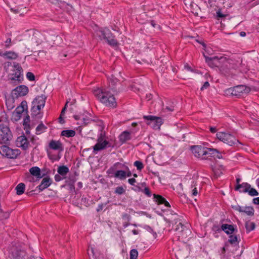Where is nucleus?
<instances>
[{
    "label": "nucleus",
    "mask_w": 259,
    "mask_h": 259,
    "mask_svg": "<svg viewBox=\"0 0 259 259\" xmlns=\"http://www.w3.org/2000/svg\"><path fill=\"white\" fill-rule=\"evenodd\" d=\"M221 228L222 230L224 231L225 232L228 234L233 233L234 231V228L231 225L223 224Z\"/></svg>",
    "instance_id": "26"
},
{
    "label": "nucleus",
    "mask_w": 259,
    "mask_h": 259,
    "mask_svg": "<svg viewBox=\"0 0 259 259\" xmlns=\"http://www.w3.org/2000/svg\"><path fill=\"white\" fill-rule=\"evenodd\" d=\"M16 145L23 150H27L29 145V142L24 135H22L17 138L16 141Z\"/></svg>",
    "instance_id": "15"
},
{
    "label": "nucleus",
    "mask_w": 259,
    "mask_h": 259,
    "mask_svg": "<svg viewBox=\"0 0 259 259\" xmlns=\"http://www.w3.org/2000/svg\"><path fill=\"white\" fill-rule=\"evenodd\" d=\"M125 192V190L121 186L116 187L115 189V193L118 195H121V194L124 193Z\"/></svg>",
    "instance_id": "37"
},
{
    "label": "nucleus",
    "mask_w": 259,
    "mask_h": 259,
    "mask_svg": "<svg viewBox=\"0 0 259 259\" xmlns=\"http://www.w3.org/2000/svg\"><path fill=\"white\" fill-rule=\"evenodd\" d=\"M165 221L169 223L174 224H175L174 230L177 232L179 238L181 239H185L188 237L191 234V231L185 225H184L180 222L179 215L177 214H174L172 215L171 218H165Z\"/></svg>",
    "instance_id": "2"
},
{
    "label": "nucleus",
    "mask_w": 259,
    "mask_h": 259,
    "mask_svg": "<svg viewBox=\"0 0 259 259\" xmlns=\"http://www.w3.org/2000/svg\"><path fill=\"white\" fill-rule=\"evenodd\" d=\"M205 58V61L208 64V65L211 67H213L214 66H217V62H214L210 57H206L204 56Z\"/></svg>",
    "instance_id": "34"
},
{
    "label": "nucleus",
    "mask_w": 259,
    "mask_h": 259,
    "mask_svg": "<svg viewBox=\"0 0 259 259\" xmlns=\"http://www.w3.org/2000/svg\"><path fill=\"white\" fill-rule=\"evenodd\" d=\"M29 259H43L42 258H41V257L40 256H37L36 257H34L33 256H32V257H30L29 258Z\"/></svg>",
    "instance_id": "63"
},
{
    "label": "nucleus",
    "mask_w": 259,
    "mask_h": 259,
    "mask_svg": "<svg viewBox=\"0 0 259 259\" xmlns=\"http://www.w3.org/2000/svg\"><path fill=\"white\" fill-rule=\"evenodd\" d=\"M94 94L99 101L106 106L114 108L117 103L114 96L105 89L94 90Z\"/></svg>",
    "instance_id": "3"
},
{
    "label": "nucleus",
    "mask_w": 259,
    "mask_h": 259,
    "mask_svg": "<svg viewBox=\"0 0 259 259\" xmlns=\"http://www.w3.org/2000/svg\"><path fill=\"white\" fill-rule=\"evenodd\" d=\"M30 173L35 177H36L37 178L40 179L42 178L45 174L41 175L40 173V169L37 166H33L30 168L29 169Z\"/></svg>",
    "instance_id": "23"
},
{
    "label": "nucleus",
    "mask_w": 259,
    "mask_h": 259,
    "mask_svg": "<svg viewBox=\"0 0 259 259\" xmlns=\"http://www.w3.org/2000/svg\"><path fill=\"white\" fill-rule=\"evenodd\" d=\"M0 153L3 156L14 159L17 158L21 152L18 149H13L7 146L3 145L0 147Z\"/></svg>",
    "instance_id": "8"
},
{
    "label": "nucleus",
    "mask_w": 259,
    "mask_h": 259,
    "mask_svg": "<svg viewBox=\"0 0 259 259\" xmlns=\"http://www.w3.org/2000/svg\"><path fill=\"white\" fill-rule=\"evenodd\" d=\"M11 65V62H6V63H5L4 64V68H8Z\"/></svg>",
    "instance_id": "57"
},
{
    "label": "nucleus",
    "mask_w": 259,
    "mask_h": 259,
    "mask_svg": "<svg viewBox=\"0 0 259 259\" xmlns=\"http://www.w3.org/2000/svg\"><path fill=\"white\" fill-rule=\"evenodd\" d=\"M250 188V185L247 183H243L241 184L236 185L235 190L240 192L246 193Z\"/></svg>",
    "instance_id": "21"
},
{
    "label": "nucleus",
    "mask_w": 259,
    "mask_h": 259,
    "mask_svg": "<svg viewBox=\"0 0 259 259\" xmlns=\"http://www.w3.org/2000/svg\"><path fill=\"white\" fill-rule=\"evenodd\" d=\"M52 182L51 179L49 177H45L40 185L37 187V188H38L40 191H42L49 187L52 184Z\"/></svg>",
    "instance_id": "18"
},
{
    "label": "nucleus",
    "mask_w": 259,
    "mask_h": 259,
    "mask_svg": "<svg viewBox=\"0 0 259 259\" xmlns=\"http://www.w3.org/2000/svg\"><path fill=\"white\" fill-rule=\"evenodd\" d=\"M128 182L131 185H134L136 181L135 178H131L128 180Z\"/></svg>",
    "instance_id": "51"
},
{
    "label": "nucleus",
    "mask_w": 259,
    "mask_h": 259,
    "mask_svg": "<svg viewBox=\"0 0 259 259\" xmlns=\"http://www.w3.org/2000/svg\"><path fill=\"white\" fill-rule=\"evenodd\" d=\"M20 107H23L24 110L25 111L27 108V103L26 101H23L21 103Z\"/></svg>",
    "instance_id": "52"
},
{
    "label": "nucleus",
    "mask_w": 259,
    "mask_h": 259,
    "mask_svg": "<svg viewBox=\"0 0 259 259\" xmlns=\"http://www.w3.org/2000/svg\"><path fill=\"white\" fill-rule=\"evenodd\" d=\"M3 56L7 59L15 60L18 58V55L13 51H7L3 54Z\"/></svg>",
    "instance_id": "24"
},
{
    "label": "nucleus",
    "mask_w": 259,
    "mask_h": 259,
    "mask_svg": "<svg viewBox=\"0 0 259 259\" xmlns=\"http://www.w3.org/2000/svg\"><path fill=\"white\" fill-rule=\"evenodd\" d=\"M10 217L9 212H3L2 210H1L0 218L3 219H7Z\"/></svg>",
    "instance_id": "42"
},
{
    "label": "nucleus",
    "mask_w": 259,
    "mask_h": 259,
    "mask_svg": "<svg viewBox=\"0 0 259 259\" xmlns=\"http://www.w3.org/2000/svg\"><path fill=\"white\" fill-rule=\"evenodd\" d=\"M240 35L241 36L244 37L246 35V33L244 31H241L240 32Z\"/></svg>",
    "instance_id": "64"
},
{
    "label": "nucleus",
    "mask_w": 259,
    "mask_h": 259,
    "mask_svg": "<svg viewBox=\"0 0 259 259\" xmlns=\"http://www.w3.org/2000/svg\"><path fill=\"white\" fill-rule=\"evenodd\" d=\"M112 145L106 140H103L102 134L98 138L97 144L93 147L94 152L97 153L98 151L105 149L107 147H111Z\"/></svg>",
    "instance_id": "12"
},
{
    "label": "nucleus",
    "mask_w": 259,
    "mask_h": 259,
    "mask_svg": "<svg viewBox=\"0 0 259 259\" xmlns=\"http://www.w3.org/2000/svg\"><path fill=\"white\" fill-rule=\"evenodd\" d=\"M96 35L101 40H105L110 46H116L117 41L114 38L111 31L107 28H100L96 31Z\"/></svg>",
    "instance_id": "4"
},
{
    "label": "nucleus",
    "mask_w": 259,
    "mask_h": 259,
    "mask_svg": "<svg viewBox=\"0 0 259 259\" xmlns=\"http://www.w3.org/2000/svg\"><path fill=\"white\" fill-rule=\"evenodd\" d=\"M134 165L135 166L138 170H141L143 168V164L140 161H136Z\"/></svg>",
    "instance_id": "38"
},
{
    "label": "nucleus",
    "mask_w": 259,
    "mask_h": 259,
    "mask_svg": "<svg viewBox=\"0 0 259 259\" xmlns=\"http://www.w3.org/2000/svg\"><path fill=\"white\" fill-rule=\"evenodd\" d=\"M209 86V83L208 81H206L203 84V86L201 88V90L202 91L204 89H207Z\"/></svg>",
    "instance_id": "50"
},
{
    "label": "nucleus",
    "mask_w": 259,
    "mask_h": 259,
    "mask_svg": "<svg viewBox=\"0 0 259 259\" xmlns=\"http://www.w3.org/2000/svg\"><path fill=\"white\" fill-rule=\"evenodd\" d=\"M217 16L219 18H223V17H225V15L223 14L221 11H218L217 12Z\"/></svg>",
    "instance_id": "54"
},
{
    "label": "nucleus",
    "mask_w": 259,
    "mask_h": 259,
    "mask_svg": "<svg viewBox=\"0 0 259 259\" xmlns=\"http://www.w3.org/2000/svg\"><path fill=\"white\" fill-rule=\"evenodd\" d=\"M151 25L154 28H157L158 29L160 28V26L159 25L157 24L154 20H151L150 22Z\"/></svg>",
    "instance_id": "47"
},
{
    "label": "nucleus",
    "mask_w": 259,
    "mask_h": 259,
    "mask_svg": "<svg viewBox=\"0 0 259 259\" xmlns=\"http://www.w3.org/2000/svg\"><path fill=\"white\" fill-rule=\"evenodd\" d=\"M109 88L113 92L116 91V85L119 83V80L112 75L111 77L109 79Z\"/></svg>",
    "instance_id": "22"
},
{
    "label": "nucleus",
    "mask_w": 259,
    "mask_h": 259,
    "mask_svg": "<svg viewBox=\"0 0 259 259\" xmlns=\"http://www.w3.org/2000/svg\"><path fill=\"white\" fill-rule=\"evenodd\" d=\"M217 138L224 143L231 146H238L241 143L232 135L225 132H219L216 135Z\"/></svg>",
    "instance_id": "7"
},
{
    "label": "nucleus",
    "mask_w": 259,
    "mask_h": 259,
    "mask_svg": "<svg viewBox=\"0 0 259 259\" xmlns=\"http://www.w3.org/2000/svg\"><path fill=\"white\" fill-rule=\"evenodd\" d=\"M253 203L255 204H259V197L255 198L253 199Z\"/></svg>",
    "instance_id": "56"
},
{
    "label": "nucleus",
    "mask_w": 259,
    "mask_h": 259,
    "mask_svg": "<svg viewBox=\"0 0 259 259\" xmlns=\"http://www.w3.org/2000/svg\"><path fill=\"white\" fill-rule=\"evenodd\" d=\"M13 70L14 73L12 74L13 76L11 79L13 80L20 81L22 79L23 69L18 63L15 62L14 63Z\"/></svg>",
    "instance_id": "14"
},
{
    "label": "nucleus",
    "mask_w": 259,
    "mask_h": 259,
    "mask_svg": "<svg viewBox=\"0 0 259 259\" xmlns=\"http://www.w3.org/2000/svg\"><path fill=\"white\" fill-rule=\"evenodd\" d=\"M153 199L154 201H155V202L157 203V204H163L166 207H170L169 202H167L166 199L161 195L154 194L153 195Z\"/></svg>",
    "instance_id": "19"
},
{
    "label": "nucleus",
    "mask_w": 259,
    "mask_h": 259,
    "mask_svg": "<svg viewBox=\"0 0 259 259\" xmlns=\"http://www.w3.org/2000/svg\"><path fill=\"white\" fill-rule=\"evenodd\" d=\"M153 96L151 94H149V95H147V100L150 101L152 99Z\"/></svg>",
    "instance_id": "58"
},
{
    "label": "nucleus",
    "mask_w": 259,
    "mask_h": 259,
    "mask_svg": "<svg viewBox=\"0 0 259 259\" xmlns=\"http://www.w3.org/2000/svg\"><path fill=\"white\" fill-rule=\"evenodd\" d=\"M212 60L214 62H217V63L218 64V63L219 62V60H222V59H224V58H223V57H221L220 58H219L217 56H214V57H210Z\"/></svg>",
    "instance_id": "48"
},
{
    "label": "nucleus",
    "mask_w": 259,
    "mask_h": 259,
    "mask_svg": "<svg viewBox=\"0 0 259 259\" xmlns=\"http://www.w3.org/2000/svg\"><path fill=\"white\" fill-rule=\"evenodd\" d=\"M232 208L235 210H237L240 212H242L243 206H241L239 205H235V206H232Z\"/></svg>",
    "instance_id": "44"
},
{
    "label": "nucleus",
    "mask_w": 259,
    "mask_h": 259,
    "mask_svg": "<svg viewBox=\"0 0 259 259\" xmlns=\"http://www.w3.org/2000/svg\"><path fill=\"white\" fill-rule=\"evenodd\" d=\"M77 186L79 188H81L82 187V183L81 182H78Z\"/></svg>",
    "instance_id": "62"
},
{
    "label": "nucleus",
    "mask_w": 259,
    "mask_h": 259,
    "mask_svg": "<svg viewBox=\"0 0 259 259\" xmlns=\"http://www.w3.org/2000/svg\"><path fill=\"white\" fill-rule=\"evenodd\" d=\"M69 170L68 167L65 165L60 166L58 167L57 171L58 174L62 176H65L69 172Z\"/></svg>",
    "instance_id": "27"
},
{
    "label": "nucleus",
    "mask_w": 259,
    "mask_h": 259,
    "mask_svg": "<svg viewBox=\"0 0 259 259\" xmlns=\"http://www.w3.org/2000/svg\"><path fill=\"white\" fill-rule=\"evenodd\" d=\"M229 242L232 244L236 243L237 242V236L232 235H230L229 236Z\"/></svg>",
    "instance_id": "41"
},
{
    "label": "nucleus",
    "mask_w": 259,
    "mask_h": 259,
    "mask_svg": "<svg viewBox=\"0 0 259 259\" xmlns=\"http://www.w3.org/2000/svg\"><path fill=\"white\" fill-rule=\"evenodd\" d=\"M67 103H66L64 107L62 109V111H61V115H63L65 112V109H66V106H67Z\"/></svg>",
    "instance_id": "60"
},
{
    "label": "nucleus",
    "mask_w": 259,
    "mask_h": 259,
    "mask_svg": "<svg viewBox=\"0 0 259 259\" xmlns=\"http://www.w3.org/2000/svg\"><path fill=\"white\" fill-rule=\"evenodd\" d=\"M220 71L227 76H232L236 73L235 67L228 61H226L224 65L221 67Z\"/></svg>",
    "instance_id": "13"
},
{
    "label": "nucleus",
    "mask_w": 259,
    "mask_h": 259,
    "mask_svg": "<svg viewBox=\"0 0 259 259\" xmlns=\"http://www.w3.org/2000/svg\"><path fill=\"white\" fill-rule=\"evenodd\" d=\"M81 118H82L81 120H82L83 123H80V124H87L88 123H89L90 119L85 118V117H84V116L83 115H82Z\"/></svg>",
    "instance_id": "46"
},
{
    "label": "nucleus",
    "mask_w": 259,
    "mask_h": 259,
    "mask_svg": "<svg viewBox=\"0 0 259 259\" xmlns=\"http://www.w3.org/2000/svg\"><path fill=\"white\" fill-rule=\"evenodd\" d=\"M13 138V136L8 126V122L7 121L2 122L0 120V143H7Z\"/></svg>",
    "instance_id": "6"
},
{
    "label": "nucleus",
    "mask_w": 259,
    "mask_h": 259,
    "mask_svg": "<svg viewBox=\"0 0 259 259\" xmlns=\"http://www.w3.org/2000/svg\"><path fill=\"white\" fill-rule=\"evenodd\" d=\"M162 123V119L160 117L152 115L147 116V124L153 129L159 130Z\"/></svg>",
    "instance_id": "11"
},
{
    "label": "nucleus",
    "mask_w": 259,
    "mask_h": 259,
    "mask_svg": "<svg viewBox=\"0 0 259 259\" xmlns=\"http://www.w3.org/2000/svg\"><path fill=\"white\" fill-rule=\"evenodd\" d=\"M82 115H74V118L76 119V120H81V117H82Z\"/></svg>",
    "instance_id": "59"
},
{
    "label": "nucleus",
    "mask_w": 259,
    "mask_h": 259,
    "mask_svg": "<svg viewBox=\"0 0 259 259\" xmlns=\"http://www.w3.org/2000/svg\"><path fill=\"white\" fill-rule=\"evenodd\" d=\"M15 189L16 190V194L18 195H21L24 192L25 185L24 183H21L16 186Z\"/></svg>",
    "instance_id": "28"
},
{
    "label": "nucleus",
    "mask_w": 259,
    "mask_h": 259,
    "mask_svg": "<svg viewBox=\"0 0 259 259\" xmlns=\"http://www.w3.org/2000/svg\"><path fill=\"white\" fill-rule=\"evenodd\" d=\"M250 91V89L245 85H240L229 88L226 91V94H230L234 96L239 97L244 94H247Z\"/></svg>",
    "instance_id": "10"
},
{
    "label": "nucleus",
    "mask_w": 259,
    "mask_h": 259,
    "mask_svg": "<svg viewBox=\"0 0 259 259\" xmlns=\"http://www.w3.org/2000/svg\"><path fill=\"white\" fill-rule=\"evenodd\" d=\"M247 192L249 195L252 196H257L258 195V192L255 189L251 187Z\"/></svg>",
    "instance_id": "39"
},
{
    "label": "nucleus",
    "mask_w": 259,
    "mask_h": 259,
    "mask_svg": "<svg viewBox=\"0 0 259 259\" xmlns=\"http://www.w3.org/2000/svg\"><path fill=\"white\" fill-rule=\"evenodd\" d=\"M49 148L52 150L62 151L63 150L62 143L60 141L52 140L49 144Z\"/></svg>",
    "instance_id": "17"
},
{
    "label": "nucleus",
    "mask_w": 259,
    "mask_h": 259,
    "mask_svg": "<svg viewBox=\"0 0 259 259\" xmlns=\"http://www.w3.org/2000/svg\"><path fill=\"white\" fill-rule=\"evenodd\" d=\"M17 96H24L28 92V88L24 85H21L17 87L13 91Z\"/></svg>",
    "instance_id": "16"
},
{
    "label": "nucleus",
    "mask_w": 259,
    "mask_h": 259,
    "mask_svg": "<svg viewBox=\"0 0 259 259\" xmlns=\"http://www.w3.org/2000/svg\"><path fill=\"white\" fill-rule=\"evenodd\" d=\"M246 231L249 232L255 228V224L251 222H247L245 223Z\"/></svg>",
    "instance_id": "33"
},
{
    "label": "nucleus",
    "mask_w": 259,
    "mask_h": 259,
    "mask_svg": "<svg viewBox=\"0 0 259 259\" xmlns=\"http://www.w3.org/2000/svg\"><path fill=\"white\" fill-rule=\"evenodd\" d=\"M60 176L61 175H60L59 174V175H56L55 176V180L56 182L60 181L62 180V178H61Z\"/></svg>",
    "instance_id": "53"
},
{
    "label": "nucleus",
    "mask_w": 259,
    "mask_h": 259,
    "mask_svg": "<svg viewBox=\"0 0 259 259\" xmlns=\"http://www.w3.org/2000/svg\"><path fill=\"white\" fill-rule=\"evenodd\" d=\"M191 150L195 157L202 160L210 159L212 157L222 158L218 150L202 145H195L191 147Z\"/></svg>",
    "instance_id": "1"
},
{
    "label": "nucleus",
    "mask_w": 259,
    "mask_h": 259,
    "mask_svg": "<svg viewBox=\"0 0 259 259\" xmlns=\"http://www.w3.org/2000/svg\"><path fill=\"white\" fill-rule=\"evenodd\" d=\"M10 259H29L25 249L20 244L13 245L9 250Z\"/></svg>",
    "instance_id": "5"
},
{
    "label": "nucleus",
    "mask_w": 259,
    "mask_h": 259,
    "mask_svg": "<svg viewBox=\"0 0 259 259\" xmlns=\"http://www.w3.org/2000/svg\"><path fill=\"white\" fill-rule=\"evenodd\" d=\"M196 182L193 181L191 185V192L193 196H195L198 194V189L197 188Z\"/></svg>",
    "instance_id": "32"
},
{
    "label": "nucleus",
    "mask_w": 259,
    "mask_h": 259,
    "mask_svg": "<svg viewBox=\"0 0 259 259\" xmlns=\"http://www.w3.org/2000/svg\"><path fill=\"white\" fill-rule=\"evenodd\" d=\"M11 38H8L6 41H5V47L6 48H9L10 46H11Z\"/></svg>",
    "instance_id": "49"
},
{
    "label": "nucleus",
    "mask_w": 259,
    "mask_h": 259,
    "mask_svg": "<svg viewBox=\"0 0 259 259\" xmlns=\"http://www.w3.org/2000/svg\"><path fill=\"white\" fill-rule=\"evenodd\" d=\"M156 237V233L151 228L147 227V240L152 243Z\"/></svg>",
    "instance_id": "20"
},
{
    "label": "nucleus",
    "mask_w": 259,
    "mask_h": 259,
    "mask_svg": "<svg viewBox=\"0 0 259 259\" xmlns=\"http://www.w3.org/2000/svg\"><path fill=\"white\" fill-rule=\"evenodd\" d=\"M119 138L122 143H124L131 139V134L128 132L124 131L120 135Z\"/></svg>",
    "instance_id": "25"
},
{
    "label": "nucleus",
    "mask_w": 259,
    "mask_h": 259,
    "mask_svg": "<svg viewBox=\"0 0 259 259\" xmlns=\"http://www.w3.org/2000/svg\"><path fill=\"white\" fill-rule=\"evenodd\" d=\"M209 130H210V132L212 133H215L217 131V128L215 127L210 126L209 128Z\"/></svg>",
    "instance_id": "55"
},
{
    "label": "nucleus",
    "mask_w": 259,
    "mask_h": 259,
    "mask_svg": "<svg viewBox=\"0 0 259 259\" xmlns=\"http://www.w3.org/2000/svg\"><path fill=\"white\" fill-rule=\"evenodd\" d=\"M106 204H107L106 203V204H103V203H101V204H99V205H98V207H97V209H96L97 211V212H99V211H100L101 210H102L103 209L104 207Z\"/></svg>",
    "instance_id": "45"
},
{
    "label": "nucleus",
    "mask_w": 259,
    "mask_h": 259,
    "mask_svg": "<svg viewBox=\"0 0 259 259\" xmlns=\"http://www.w3.org/2000/svg\"><path fill=\"white\" fill-rule=\"evenodd\" d=\"M165 110H167V111H172L174 110V108L172 107H166L165 108Z\"/></svg>",
    "instance_id": "61"
},
{
    "label": "nucleus",
    "mask_w": 259,
    "mask_h": 259,
    "mask_svg": "<svg viewBox=\"0 0 259 259\" xmlns=\"http://www.w3.org/2000/svg\"><path fill=\"white\" fill-rule=\"evenodd\" d=\"M26 77L30 81H33L35 80V76L32 72H28L26 74Z\"/></svg>",
    "instance_id": "43"
},
{
    "label": "nucleus",
    "mask_w": 259,
    "mask_h": 259,
    "mask_svg": "<svg viewBox=\"0 0 259 259\" xmlns=\"http://www.w3.org/2000/svg\"><path fill=\"white\" fill-rule=\"evenodd\" d=\"M61 135L67 138L73 137L75 135V132L72 130L62 131Z\"/></svg>",
    "instance_id": "29"
},
{
    "label": "nucleus",
    "mask_w": 259,
    "mask_h": 259,
    "mask_svg": "<svg viewBox=\"0 0 259 259\" xmlns=\"http://www.w3.org/2000/svg\"><path fill=\"white\" fill-rule=\"evenodd\" d=\"M46 128V127L42 123L39 124L36 128V134H40Z\"/></svg>",
    "instance_id": "36"
},
{
    "label": "nucleus",
    "mask_w": 259,
    "mask_h": 259,
    "mask_svg": "<svg viewBox=\"0 0 259 259\" xmlns=\"http://www.w3.org/2000/svg\"><path fill=\"white\" fill-rule=\"evenodd\" d=\"M114 177L121 180L124 179L126 177V172L124 170H119L116 171Z\"/></svg>",
    "instance_id": "30"
},
{
    "label": "nucleus",
    "mask_w": 259,
    "mask_h": 259,
    "mask_svg": "<svg viewBox=\"0 0 259 259\" xmlns=\"http://www.w3.org/2000/svg\"><path fill=\"white\" fill-rule=\"evenodd\" d=\"M46 98L44 95L38 96L35 97L32 103V112H35V114L38 113L41 109L44 107L46 103Z\"/></svg>",
    "instance_id": "9"
},
{
    "label": "nucleus",
    "mask_w": 259,
    "mask_h": 259,
    "mask_svg": "<svg viewBox=\"0 0 259 259\" xmlns=\"http://www.w3.org/2000/svg\"><path fill=\"white\" fill-rule=\"evenodd\" d=\"M25 112L23 107H18L16 109V114H17V116L20 118V115Z\"/></svg>",
    "instance_id": "40"
},
{
    "label": "nucleus",
    "mask_w": 259,
    "mask_h": 259,
    "mask_svg": "<svg viewBox=\"0 0 259 259\" xmlns=\"http://www.w3.org/2000/svg\"><path fill=\"white\" fill-rule=\"evenodd\" d=\"M248 215H253L254 214V209L251 206H243L242 212Z\"/></svg>",
    "instance_id": "31"
},
{
    "label": "nucleus",
    "mask_w": 259,
    "mask_h": 259,
    "mask_svg": "<svg viewBox=\"0 0 259 259\" xmlns=\"http://www.w3.org/2000/svg\"><path fill=\"white\" fill-rule=\"evenodd\" d=\"M130 259H137L138 252L137 249H133L130 251Z\"/></svg>",
    "instance_id": "35"
}]
</instances>
